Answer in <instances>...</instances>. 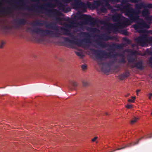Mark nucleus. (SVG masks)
I'll list each match as a JSON object with an SVG mask.
<instances>
[{"mask_svg":"<svg viewBox=\"0 0 152 152\" xmlns=\"http://www.w3.org/2000/svg\"><path fill=\"white\" fill-rule=\"evenodd\" d=\"M152 96V93H150L148 95V98L149 99H151Z\"/></svg>","mask_w":152,"mask_h":152,"instance_id":"nucleus-13","label":"nucleus"},{"mask_svg":"<svg viewBox=\"0 0 152 152\" xmlns=\"http://www.w3.org/2000/svg\"><path fill=\"white\" fill-rule=\"evenodd\" d=\"M125 107L127 109H131L132 108V104H127L125 106Z\"/></svg>","mask_w":152,"mask_h":152,"instance_id":"nucleus-10","label":"nucleus"},{"mask_svg":"<svg viewBox=\"0 0 152 152\" xmlns=\"http://www.w3.org/2000/svg\"><path fill=\"white\" fill-rule=\"evenodd\" d=\"M83 85H85V84H84V83H83Z\"/></svg>","mask_w":152,"mask_h":152,"instance_id":"nucleus-24","label":"nucleus"},{"mask_svg":"<svg viewBox=\"0 0 152 152\" xmlns=\"http://www.w3.org/2000/svg\"><path fill=\"white\" fill-rule=\"evenodd\" d=\"M81 16L82 17L84 18H87V15H81Z\"/></svg>","mask_w":152,"mask_h":152,"instance_id":"nucleus-16","label":"nucleus"},{"mask_svg":"<svg viewBox=\"0 0 152 152\" xmlns=\"http://www.w3.org/2000/svg\"><path fill=\"white\" fill-rule=\"evenodd\" d=\"M140 91V90H136V94L137 95H138V93Z\"/></svg>","mask_w":152,"mask_h":152,"instance_id":"nucleus-17","label":"nucleus"},{"mask_svg":"<svg viewBox=\"0 0 152 152\" xmlns=\"http://www.w3.org/2000/svg\"><path fill=\"white\" fill-rule=\"evenodd\" d=\"M151 114L152 115V112L151 113Z\"/></svg>","mask_w":152,"mask_h":152,"instance_id":"nucleus-23","label":"nucleus"},{"mask_svg":"<svg viewBox=\"0 0 152 152\" xmlns=\"http://www.w3.org/2000/svg\"><path fill=\"white\" fill-rule=\"evenodd\" d=\"M122 148H118V150H120V149H122Z\"/></svg>","mask_w":152,"mask_h":152,"instance_id":"nucleus-20","label":"nucleus"},{"mask_svg":"<svg viewBox=\"0 0 152 152\" xmlns=\"http://www.w3.org/2000/svg\"><path fill=\"white\" fill-rule=\"evenodd\" d=\"M98 138V137H95L91 140V141L93 142H95L96 143H97L98 142L97 140Z\"/></svg>","mask_w":152,"mask_h":152,"instance_id":"nucleus-7","label":"nucleus"},{"mask_svg":"<svg viewBox=\"0 0 152 152\" xmlns=\"http://www.w3.org/2000/svg\"><path fill=\"white\" fill-rule=\"evenodd\" d=\"M137 119L138 118L134 117L131 121L130 123L132 124H134L137 122Z\"/></svg>","mask_w":152,"mask_h":152,"instance_id":"nucleus-5","label":"nucleus"},{"mask_svg":"<svg viewBox=\"0 0 152 152\" xmlns=\"http://www.w3.org/2000/svg\"><path fill=\"white\" fill-rule=\"evenodd\" d=\"M104 114L105 115H109L108 113L107 112H105Z\"/></svg>","mask_w":152,"mask_h":152,"instance_id":"nucleus-18","label":"nucleus"},{"mask_svg":"<svg viewBox=\"0 0 152 152\" xmlns=\"http://www.w3.org/2000/svg\"><path fill=\"white\" fill-rule=\"evenodd\" d=\"M149 11L148 9H145L142 10V16L145 17V20L148 23H152V16H149Z\"/></svg>","mask_w":152,"mask_h":152,"instance_id":"nucleus-1","label":"nucleus"},{"mask_svg":"<svg viewBox=\"0 0 152 152\" xmlns=\"http://www.w3.org/2000/svg\"><path fill=\"white\" fill-rule=\"evenodd\" d=\"M66 41L67 43L69 44L70 47H72L73 46H81L82 42L81 41L77 40L74 41L69 39L66 38Z\"/></svg>","mask_w":152,"mask_h":152,"instance_id":"nucleus-2","label":"nucleus"},{"mask_svg":"<svg viewBox=\"0 0 152 152\" xmlns=\"http://www.w3.org/2000/svg\"><path fill=\"white\" fill-rule=\"evenodd\" d=\"M81 67L83 70H85L86 68V65H83L81 66Z\"/></svg>","mask_w":152,"mask_h":152,"instance_id":"nucleus-12","label":"nucleus"},{"mask_svg":"<svg viewBox=\"0 0 152 152\" xmlns=\"http://www.w3.org/2000/svg\"><path fill=\"white\" fill-rule=\"evenodd\" d=\"M149 53H150V54H152V53H150V52Z\"/></svg>","mask_w":152,"mask_h":152,"instance_id":"nucleus-22","label":"nucleus"},{"mask_svg":"<svg viewBox=\"0 0 152 152\" xmlns=\"http://www.w3.org/2000/svg\"><path fill=\"white\" fill-rule=\"evenodd\" d=\"M5 44V42H4L1 41V48L3 47V45Z\"/></svg>","mask_w":152,"mask_h":152,"instance_id":"nucleus-11","label":"nucleus"},{"mask_svg":"<svg viewBox=\"0 0 152 152\" xmlns=\"http://www.w3.org/2000/svg\"><path fill=\"white\" fill-rule=\"evenodd\" d=\"M100 1H96L95 2V4H99V5H100Z\"/></svg>","mask_w":152,"mask_h":152,"instance_id":"nucleus-14","label":"nucleus"},{"mask_svg":"<svg viewBox=\"0 0 152 152\" xmlns=\"http://www.w3.org/2000/svg\"><path fill=\"white\" fill-rule=\"evenodd\" d=\"M132 99H129L128 101L129 102H133L134 100L135 99V97H132Z\"/></svg>","mask_w":152,"mask_h":152,"instance_id":"nucleus-9","label":"nucleus"},{"mask_svg":"<svg viewBox=\"0 0 152 152\" xmlns=\"http://www.w3.org/2000/svg\"><path fill=\"white\" fill-rule=\"evenodd\" d=\"M137 67H138V68H139L140 69H141V65L140 66V67H138V66H137Z\"/></svg>","mask_w":152,"mask_h":152,"instance_id":"nucleus-19","label":"nucleus"},{"mask_svg":"<svg viewBox=\"0 0 152 152\" xmlns=\"http://www.w3.org/2000/svg\"><path fill=\"white\" fill-rule=\"evenodd\" d=\"M110 26H112V25H112V24H110Z\"/></svg>","mask_w":152,"mask_h":152,"instance_id":"nucleus-21","label":"nucleus"},{"mask_svg":"<svg viewBox=\"0 0 152 152\" xmlns=\"http://www.w3.org/2000/svg\"><path fill=\"white\" fill-rule=\"evenodd\" d=\"M75 53L76 55L78 56L82 57L83 56V54L81 50H80L78 51H75Z\"/></svg>","mask_w":152,"mask_h":152,"instance_id":"nucleus-4","label":"nucleus"},{"mask_svg":"<svg viewBox=\"0 0 152 152\" xmlns=\"http://www.w3.org/2000/svg\"><path fill=\"white\" fill-rule=\"evenodd\" d=\"M149 62L151 64H152V57H151L150 58Z\"/></svg>","mask_w":152,"mask_h":152,"instance_id":"nucleus-15","label":"nucleus"},{"mask_svg":"<svg viewBox=\"0 0 152 152\" xmlns=\"http://www.w3.org/2000/svg\"><path fill=\"white\" fill-rule=\"evenodd\" d=\"M77 85V84L76 82L73 80L69 81L67 86L70 90L73 91L75 90V88Z\"/></svg>","mask_w":152,"mask_h":152,"instance_id":"nucleus-3","label":"nucleus"},{"mask_svg":"<svg viewBox=\"0 0 152 152\" xmlns=\"http://www.w3.org/2000/svg\"><path fill=\"white\" fill-rule=\"evenodd\" d=\"M100 10L102 12L104 13L106 12L107 11L106 9L104 7H102L100 8Z\"/></svg>","mask_w":152,"mask_h":152,"instance_id":"nucleus-8","label":"nucleus"},{"mask_svg":"<svg viewBox=\"0 0 152 152\" xmlns=\"http://www.w3.org/2000/svg\"><path fill=\"white\" fill-rule=\"evenodd\" d=\"M143 7H148L149 8H152V4H145L143 5Z\"/></svg>","mask_w":152,"mask_h":152,"instance_id":"nucleus-6","label":"nucleus"}]
</instances>
